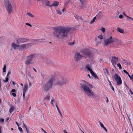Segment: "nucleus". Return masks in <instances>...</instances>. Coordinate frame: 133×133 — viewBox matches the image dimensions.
Listing matches in <instances>:
<instances>
[{"label":"nucleus","mask_w":133,"mask_h":133,"mask_svg":"<svg viewBox=\"0 0 133 133\" xmlns=\"http://www.w3.org/2000/svg\"><path fill=\"white\" fill-rule=\"evenodd\" d=\"M53 29L54 30L53 35L57 39H62L67 37L73 31L72 28L64 26L53 27Z\"/></svg>","instance_id":"f257e3e1"},{"label":"nucleus","mask_w":133,"mask_h":133,"mask_svg":"<svg viewBox=\"0 0 133 133\" xmlns=\"http://www.w3.org/2000/svg\"><path fill=\"white\" fill-rule=\"evenodd\" d=\"M80 86L81 90L84 93L89 96H97L98 95L95 94L90 88H92V85L89 83L84 81L83 84L80 83Z\"/></svg>","instance_id":"f03ea898"},{"label":"nucleus","mask_w":133,"mask_h":133,"mask_svg":"<svg viewBox=\"0 0 133 133\" xmlns=\"http://www.w3.org/2000/svg\"><path fill=\"white\" fill-rule=\"evenodd\" d=\"M81 52L90 60H93V54L89 49L88 48L84 49L81 50Z\"/></svg>","instance_id":"7ed1b4c3"},{"label":"nucleus","mask_w":133,"mask_h":133,"mask_svg":"<svg viewBox=\"0 0 133 133\" xmlns=\"http://www.w3.org/2000/svg\"><path fill=\"white\" fill-rule=\"evenodd\" d=\"M54 80V77H52L46 82L44 87V90L45 91H47L51 89Z\"/></svg>","instance_id":"20e7f679"},{"label":"nucleus","mask_w":133,"mask_h":133,"mask_svg":"<svg viewBox=\"0 0 133 133\" xmlns=\"http://www.w3.org/2000/svg\"><path fill=\"white\" fill-rule=\"evenodd\" d=\"M68 82V79L66 78L63 77H61V79L56 82V84L59 86H61L65 84H67Z\"/></svg>","instance_id":"39448f33"},{"label":"nucleus","mask_w":133,"mask_h":133,"mask_svg":"<svg viewBox=\"0 0 133 133\" xmlns=\"http://www.w3.org/2000/svg\"><path fill=\"white\" fill-rule=\"evenodd\" d=\"M36 54L34 53L30 54L27 57V60L25 62V64L26 65H28L30 64H32L33 63L31 61L33 59V58L35 57Z\"/></svg>","instance_id":"423d86ee"},{"label":"nucleus","mask_w":133,"mask_h":133,"mask_svg":"<svg viewBox=\"0 0 133 133\" xmlns=\"http://www.w3.org/2000/svg\"><path fill=\"white\" fill-rule=\"evenodd\" d=\"M117 40V39H113L112 37H110L104 41V44L105 45H108Z\"/></svg>","instance_id":"0eeeda50"},{"label":"nucleus","mask_w":133,"mask_h":133,"mask_svg":"<svg viewBox=\"0 0 133 133\" xmlns=\"http://www.w3.org/2000/svg\"><path fill=\"white\" fill-rule=\"evenodd\" d=\"M113 77L117 85H119L122 84V82L121 79L118 74L115 73Z\"/></svg>","instance_id":"6e6552de"},{"label":"nucleus","mask_w":133,"mask_h":133,"mask_svg":"<svg viewBox=\"0 0 133 133\" xmlns=\"http://www.w3.org/2000/svg\"><path fill=\"white\" fill-rule=\"evenodd\" d=\"M5 6L8 14H9L10 15L13 11V9L11 5V3H8V4L7 3V4H6Z\"/></svg>","instance_id":"1a4fd4ad"},{"label":"nucleus","mask_w":133,"mask_h":133,"mask_svg":"<svg viewBox=\"0 0 133 133\" xmlns=\"http://www.w3.org/2000/svg\"><path fill=\"white\" fill-rule=\"evenodd\" d=\"M83 56L80 54L79 53L76 52L74 56V59L75 61L78 62L82 58Z\"/></svg>","instance_id":"9d476101"},{"label":"nucleus","mask_w":133,"mask_h":133,"mask_svg":"<svg viewBox=\"0 0 133 133\" xmlns=\"http://www.w3.org/2000/svg\"><path fill=\"white\" fill-rule=\"evenodd\" d=\"M29 39H26L25 38H18L16 40L17 43L18 44L23 43L25 42L29 41Z\"/></svg>","instance_id":"9b49d317"},{"label":"nucleus","mask_w":133,"mask_h":133,"mask_svg":"<svg viewBox=\"0 0 133 133\" xmlns=\"http://www.w3.org/2000/svg\"><path fill=\"white\" fill-rule=\"evenodd\" d=\"M118 57H117L115 56L112 57L111 61L113 66H114L117 63L118 61Z\"/></svg>","instance_id":"f8f14e48"},{"label":"nucleus","mask_w":133,"mask_h":133,"mask_svg":"<svg viewBox=\"0 0 133 133\" xmlns=\"http://www.w3.org/2000/svg\"><path fill=\"white\" fill-rule=\"evenodd\" d=\"M19 44L17 45L14 43H13L12 44V46L14 50L16 49L17 48L19 47Z\"/></svg>","instance_id":"ddd939ff"},{"label":"nucleus","mask_w":133,"mask_h":133,"mask_svg":"<svg viewBox=\"0 0 133 133\" xmlns=\"http://www.w3.org/2000/svg\"><path fill=\"white\" fill-rule=\"evenodd\" d=\"M90 65L89 64H87L86 65L85 67L89 71L90 73L92 72L93 71L90 68Z\"/></svg>","instance_id":"4468645a"},{"label":"nucleus","mask_w":133,"mask_h":133,"mask_svg":"<svg viewBox=\"0 0 133 133\" xmlns=\"http://www.w3.org/2000/svg\"><path fill=\"white\" fill-rule=\"evenodd\" d=\"M59 4V2L57 1H54L53 4L51 5V7L52 6H57Z\"/></svg>","instance_id":"2eb2a0df"},{"label":"nucleus","mask_w":133,"mask_h":133,"mask_svg":"<svg viewBox=\"0 0 133 133\" xmlns=\"http://www.w3.org/2000/svg\"><path fill=\"white\" fill-rule=\"evenodd\" d=\"M91 74L92 75V76L95 78H97L98 79V77L97 76V75L93 71L91 72Z\"/></svg>","instance_id":"dca6fc26"},{"label":"nucleus","mask_w":133,"mask_h":133,"mask_svg":"<svg viewBox=\"0 0 133 133\" xmlns=\"http://www.w3.org/2000/svg\"><path fill=\"white\" fill-rule=\"evenodd\" d=\"M23 128H24L25 129V130L26 131L27 133H29L28 130L26 125L23 122Z\"/></svg>","instance_id":"f3484780"},{"label":"nucleus","mask_w":133,"mask_h":133,"mask_svg":"<svg viewBox=\"0 0 133 133\" xmlns=\"http://www.w3.org/2000/svg\"><path fill=\"white\" fill-rule=\"evenodd\" d=\"M11 92H12V95L14 97H16V95L15 93L16 92V90L15 89H12L11 90Z\"/></svg>","instance_id":"a211bd4d"},{"label":"nucleus","mask_w":133,"mask_h":133,"mask_svg":"<svg viewBox=\"0 0 133 133\" xmlns=\"http://www.w3.org/2000/svg\"><path fill=\"white\" fill-rule=\"evenodd\" d=\"M28 84H25L24 86L23 89V91H26L28 89Z\"/></svg>","instance_id":"6ab92c4d"},{"label":"nucleus","mask_w":133,"mask_h":133,"mask_svg":"<svg viewBox=\"0 0 133 133\" xmlns=\"http://www.w3.org/2000/svg\"><path fill=\"white\" fill-rule=\"evenodd\" d=\"M26 47V44H23L21 45L20 46L19 45V49H23Z\"/></svg>","instance_id":"aec40b11"},{"label":"nucleus","mask_w":133,"mask_h":133,"mask_svg":"<svg viewBox=\"0 0 133 133\" xmlns=\"http://www.w3.org/2000/svg\"><path fill=\"white\" fill-rule=\"evenodd\" d=\"M99 123L100 126L104 129L106 132H107V130L106 128L104 126L103 124L100 121H99Z\"/></svg>","instance_id":"412c9836"},{"label":"nucleus","mask_w":133,"mask_h":133,"mask_svg":"<svg viewBox=\"0 0 133 133\" xmlns=\"http://www.w3.org/2000/svg\"><path fill=\"white\" fill-rule=\"evenodd\" d=\"M44 3L45 4V5L46 6L51 7V5H50V1H45V2Z\"/></svg>","instance_id":"4be33fe9"},{"label":"nucleus","mask_w":133,"mask_h":133,"mask_svg":"<svg viewBox=\"0 0 133 133\" xmlns=\"http://www.w3.org/2000/svg\"><path fill=\"white\" fill-rule=\"evenodd\" d=\"M117 30L119 32H120L121 33H123L124 32L123 30L119 28H117Z\"/></svg>","instance_id":"5701e85b"},{"label":"nucleus","mask_w":133,"mask_h":133,"mask_svg":"<svg viewBox=\"0 0 133 133\" xmlns=\"http://www.w3.org/2000/svg\"><path fill=\"white\" fill-rule=\"evenodd\" d=\"M96 19V17H94L93 19L90 22V24H91L93 23L95 21V20Z\"/></svg>","instance_id":"b1692460"},{"label":"nucleus","mask_w":133,"mask_h":133,"mask_svg":"<svg viewBox=\"0 0 133 133\" xmlns=\"http://www.w3.org/2000/svg\"><path fill=\"white\" fill-rule=\"evenodd\" d=\"M14 109V107L12 106L9 109V112L11 113Z\"/></svg>","instance_id":"393cba45"},{"label":"nucleus","mask_w":133,"mask_h":133,"mask_svg":"<svg viewBox=\"0 0 133 133\" xmlns=\"http://www.w3.org/2000/svg\"><path fill=\"white\" fill-rule=\"evenodd\" d=\"M27 14L30 17L33 18L34 17V16L30 12H28L27 13Z\"/></svg>","instance_id":"a878e982"},{"label":"nucleus","mask_w":133,"mask_h":133,"mask_svg":"<svg viewBox=\"0 0 133 133\" xmlns=\"http://www.w3.org/2000/svg\"><path fill=\"white\" fill-rule=\"evenodd\" d=\"M6 65L5 64L3 68V72H5L6 71Z\"/></svg>","instance_id":"bb28decb"},{"label":"nucleus","mask_w":133,"mask_h":133,"mask_svg":"<svg viewBox=\"0 0 133 133\" xmlns=\"http://www.w3.org/2000/svg\"><path fill=\"white\" fill-rule=\"evenodd\" d=\"M8 76H6L5 77V80H4V83H6L8 82V81L9 78Z\"/></svg>","instance_id":"cd10ccee"},{"label":"nucleus","mask_w":133,"mask_h":133,"mask_svg":"<svg viewBox=\"0 0 133 133\" xmlns=\"http://www.w3.org/2000/svg\"><path fill=\"white\" fill-rule=\"evenodd\" d=\"M77 17V19L78 20H82L83 19L82 17L81 16H76Z\"/></svg>","instance_id":"c85d7f7f"},{"label":"nucleus","mask_w":133,"mask_h":133,"mask_svg":"<svg viewBox=\"0 0 133 133\" xmlns=\"http://www.w3.org/2000/svg\"><path fill=\"white\" fill-rule=\"evenodd\" d=\"M117 66L119 67V69H122V67H121V66L119 63H118L117 64Z\"/></svg>","instance_id":"c756f323"},{"label":"nucleus","mask_w":133,"mask_h":133,"mask_svg":"<svg viewBox=\"0 0 133 133\" xmlns=\"http://www.w3.org/2000/svg\"><path fill=\"white\" fill-rule=\"evenodd\" d=\"M50 98V96L49 95L47 96L44 99H46L47 100H48Z\"/></svg>","instance_id":"7c9ffc66"},{"label":"nucleus","mask_w":133,"mask_h":133,"mask_svg":"<svg viewBox=\"0 0 133 133\" xmlns=\"http://www.w3.org/2000/svg\"><path fill=\"white\" fill-rule=\"evenodd\" d=\"M104 70V72H105V73H106L107 75H108L109 74V72L108 70L106 68H105Z\"/></svg>","instance_id":"2f4dec72"},{"label":"nucleus","mask_w":133,"mask_h":133,"mask_svg":"<svg viewBox=\"0 0 133 133\" xmlns=\"http://www.w3.org/2000/svg\"><path fill=\"white\" fill-rule=\"evenodd\" d=\"M33 44L32 43H27L26 44V46H31V44Z\"/></svg>","instance_id":"473e14b6"},{"label":"nucleus","mask_w":133,"mask_h":133,"mask_svg":"<svg viewBox=\"0 0 133 133\" xmlns=\"http://www.w3.org/2000/svg\"><path fill=\"white\" fill-rule=\"evenodd\" d=\"M98 37L99 39H101L103 38V36L102 35H100L98 36Z\"/></svg>","instance_id":"72a5a7b5"},{"label":"nucleus","mask_w":133,"mask_h":133,"mask_svg":"<svg viewBox=\"0 0 133 133\" xmlns=\"http://www.w3.org/2000/svg\"><path fill=\"white\" fill-rule=\"evenodd\" d=\"M4 2H5V4H7L8 3H10V2H9V1H8V0H4Z\"/></svg>","instance_id":"f704fd0d"},{"label":"nucleus","mask_w":133,"mask_h":133,"mask_svg":"<svg viewBox=\"0 0 133 133\" xmlns=\"http://www.w3.org/2000/svg\"><path fill=\"white\" fill-rule=\"evenodd\" d=\"M81 4L82 5H83L84 2V0H79Z\"/></svg>","instance_id":"c9c22d12"},{"label":"nucleus","mask_w":133,"mask_h":133,"mask_svg":"<svg viewBox=\"0 0 133 133\" xmlns=\"http://www.w3.org/2000/svg\"><path fill=\"white\" fill-rule=\"evenodd\" d=\"M123 63L125 64V65H128V62L127 61L125 60H124L123 61Z\"/></svg>","instance_id":"e433bc0d"},{"label":"nucleus","mask_w":133,"mask_h":133,"mask_svg":"<svg viewBox=\"0 0 133 133\" xmlns=\"http://www.w3.org/2000/svg\"><path fill=\"white\" fill-rule=\"evenodd\" d=\"M56 11L57 12V13L58 14L61 15L62 14L60 10H57Z\"/></svg>","instance_id":"4c0bfd02"},{"label":"nucleus","mask_w":133,"mask_h":133,"mask_svg":"<svg viewBox=\"0 0 133 133\" xmlns=\"http://www.w3.org/2000/svg\"><path fill=\"white\" fill-rule=\"evenodd\" d=\"M46 62L48 64H50L51 63V61L49 59H47Z\"/></svg>","instance_id":"58836bf2"},{"label":"nucleus","mask_w":133,"mask_h":133,"mask_svg":"<svg viewBox=\"0 0 133 133\" xmlns=\"http://www.w3.org/2000/svg\"><path fill=\"white\" fill-rule=\"evenodd\" d=\"M100 30H102L103 32H104L105 31V28H102Z\"/></svg>","instance_id":"ea45409f"},{"label":"nucleus","mask_w":133,"mask_h":133,"mask_svg":"<svg viewBox=\"0 0 133 133\" xmlns=\"http://www.w3.org/2000/svg\"><path fill=\"white\" fill-rule=\"evenodd\" d=\"M11 70H9L8 72V74H7V76H9V74H11Z\"/></svg>","instance_id":"a19ab883"},{"label":"nucleus","mask_w":133,"mask_h":133,"mask_svg":"<svg viewBox=\"0 0 133 133\" xmlns=\"http://www.w3.org/2000/svg\"><path fill=\"white\" fill-rule=\"evenodd\" d=\"M74 44V42H69L68 43V44L70 45H73Z\"/></svg>","instance_id":"79ce46f5"},{"label":"nucleus","mask_w":133,"mask_h":133,"mask_svg":"<svg viewBox=\"0 0 133 133\" xmlns=\"http://www.w3.org/2000/svg\"><path fill=\"white\" fill-rule=\"evenodd\" d=\"M26 91H23V98H24L25 97V94Z\"/></svg>","instance_id":"37998d69"},{"label":"nucleus","mask_w":133,"mask_h":133,"mask_svg":"<svg viewBox=\"0 0 133 133\" xmlns=\"http://www.w3.org/2000/svg\"><path fill=\"white\" fill-rule=\"evenodd\" d=\"M25 24L26 25L29 26L30 27H31L32 26V25L29 23H26Z\"/></svg>","instance_id":"c03bdc74"},{"label":"nucleus","mask_w":133,"mask_h":133,"mask_svg":"<svg viewBox=\"0 0 133 133\" xmlns=\"http://www.w3.org/2000/svg\"><path fill=\"white\" fill-rule=\"evenodd\" d=\"M4 121V119H3L1 118L0 119V121L1 122H2L3 123Z\"/></svg>","instance_id":"a18cd8bd"},{"label":"nucleus","mask_w":133,"mask_h":133,"mask_svg":"<svg viewBox=\"0 0 133 133\" xmlns=\"http://www.w3.org/2000/svg\"><path fill=\"white\" fill-rule=\"evenodd\" d=\"M123 72L126 74L127 75L129 73L127 72L125 70H123Z\"/></svg>","instance_id":"49530a36"},{"label":"nucleus","mask_w":133,"mask_h":133,"mask_svg":"<svg viewBox=\"0 0 133 133\" xmlns=\"http://www.w3.org/2000/svg\"><path fill=\"white\" fill-rule=\"evenodd\" d=\"M54 102V99H52L51 101V103L52 105H53L54 106V105L53 104V102Z\"/></svg>","instance_id":"de8ad7c7"},{"label":"nucleus","mask_w":133,"mask_h":133,"mask_svg":"<svg viewBox=\"0 0 133 133\" xmlns=\"http://www.w3.org/2000/svg\"><path fill=\"white\" fill-rule=\"evenodd\" d=\"M123 16L122 15H119V17L121 19L122 18H123Z\"/></svg>","instance_id":"09e8293b"},{"label":"nucleus","mask_w":133,"mask_h":133,"mask_svg":"<svg viewBox=\"0 0 133 133\" xmlns=\"http://www.w3.org/2000/svg\"><path fill=\"white\" fill-rule=\"evenodd\" d=\"M18 129L20 131H22V129L21 127H18Z\"/></svg>","instance_id":"8fccbe9b"},{"label":"nucleus","mask_w":133,"mask_h":133,"mask_svg":"<svg viewBox=\"0 0 133 133\" xmlns=\"http://www.w3.org/2000/svg\"><path fill=\"white\" fill-rule=\"evenodd\" d=\"M111 87V89L114 92H115L114 88L111 85V86H110Z\"/></svg>","instance_id":"3c124183"},{"label":"nucleus","mask_w":133,"mask_h":133,"mask_svg":"<svg viewBox=\"0 0 133 133\" xmlns=\"http://www.w3.org/2000/svg\"><path fill=\"white\" fill-rule=\"evenodd\" d=\"M129 91L130 92L131 94H132V95H133V92L131 90V89H130Z\"/></svg>","instance_id":"603ef678"},{"label":"nucleus","mask_w":133,"mask_h":133,"mask_svg":"<svg viewBox=\"0 0 133 133\" xmlns=\"http://www.w3.org/2000/svg\"><path fill=\"white\" fill-rule=\"evenodd\" d=\"M108 81L109 83V85H110L111 86L112 85H111V83L110 81L108 79Z\"/></svg>","instance_id":"864d4df0"},{"label":"nucleus","mask_w":133,"mask_h":133,"mask_svg":"<svg viewBox=\"0 0 133 133\" xmlns=\"http://www.w3.org/2000/svg\"><path fill=\"white\" fill-rule=\"evenodd\" d=\"M133 77V75H132L131 76H129V78H130V79L131 80L132 79V77Z\"/></svg>","instance_id":"5fc2aeb1"},{"label":"nucleus","mask_w":133,"mask_h":133,"mask_svg":"<svg viewBox=\"0 0 133 133\" xmlns=\"http://www.w3.org/2000/svg\"><path fill=\"white\" fill-rule=\"evenodd\" d=\"M46 0H40V1H42V2L44 3L45 2Z\"/></svg>","instance_id":"6e6d98bb"},{"label":"nucleus","mask_w":133,"mask_h":133,"mask_svg":"<svg viewBox=\"0 0 133 133\" xmlns=\"http://www.w3.org/2000/svg\"><path fill=\"white\" fill-rule=\"evenodd\" d=\"M41 129L45 133H47L45 130H44L43 128H41Z\"/></svg>","instance_id":"4d7b16f0"},{"label":"nucleus","mask_w":133,"mask_h":133,"mask_svg":"<svg viewBox=\"0 0 133 133\" xmlns=\"http://www.w3.org/2000/svg\"><path fill=\"white\" fill-rule=\"evenodd\" d=\"M126 17L128 18H129V19H131V17H130L129 16H126Z\"/></svg>","instance_id":"13d9d810"},{"label":"nucleus","mask_w":133,"mask_h":133,"mask_svg":"<svg viewBox=\"0 0 133 133\" xmlns=\"http://www.w3.org/2000/svg\"><path fill=\"white\" fill-rule=\"evenodd\" d=\"M125 85L128 89H129V87L126 84V83L125 84Z\"/></svg>","instance_id":"bf43d9fd"},{"label":"nucleus","mask_w":133,"mask_h":133,"mask_svg":"<svg viewBox=\"0 0 133 133\" xmlns=\"http://www.w3.org/2000/svg\"><path fill=\"white\" fill-rule=\"evenodd\" d=\"M59 114L61 116V117H62V114L61 112V111H60V112H59Z\"/></svg>","instance_id":"052dcab7"},{"label":"nucleus","mask_w":133,"mask_h":133,"mask_svg":"<svg viewBox=\"0 0 133 133\" xmlns=\"http://www.w3.org/2000/svg\"><path fill=\"white\" fill-rule=\"evenodd\" d=\"M57 110H58V112L61 111L59 110V108L58 107H57Z\"/></svg>","instance_id":"680f3d73"},{"label":"nucleus","mask_w":133,"mask_h":133,"mask_svg":"<svg viewBox=\"0 0 133 133\" xmlns=\"http://www.w3.org/2000/svg\"><path fill=\"white\" fill-rule=\"evenodd\" d=\"M31 85V84L30 82H29V85L30 87Z\"/></svg>","instance_id":"e2e57ef3"},{"label":"nucleus","mask_w":133,"mask_h":133,"mask_svg":"<svg viewBox=\"0 0 133 133\" xmlns=\"http://www.w3.org/2000/svg\"><path fill=\"white\" fill-rule=\"evenodd\" d=\"M32 68L34 69V70L35 71V72H37V71L36 69L34 68Z\"/></svg>","instance_id":"0e129e2a"},{"label":"nucleus","mask_w":133,"mask_h":133,"mask_svg":"<svg viewBox=\"0 0 133 133\" xmlns=\"http://www.w3.org/2000/svg\"><path fill=\"white\" fill-rule=\"evenodd\" d=\"M16 124L17 125V126L18 127H19V124H18V123L17 122H16Z\"/></svg>","instance_id":"69168bd1"},{"label":"nucleus","mask_w":133,"mask_h":133,"mask_svg":"<svg viewBox=\"0 0 133 133\" xmlns=\"http://www.w3.org/2000/svg\"><path fill=\"white\" fill-rule=\"evenodd\" d=\"M63 131L64 132V133H68V132H66L65 130H63Z\"/></svg>","instance_id":"338daca9"},{"label":"nucleus","mask_w":133,"mask_h":133,"mask_svg":"<svg viewBox=\"0 0 133 133\" xmlns=\"http://www.w3.org/2000/svg\"><path fill=\"white\" fill-rule=\"evenodd\" d=\"M65 10V8H63V9H62V12H64V11Z\"/></svg>","instance_id":"774afa93"}]
</instances>
